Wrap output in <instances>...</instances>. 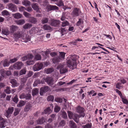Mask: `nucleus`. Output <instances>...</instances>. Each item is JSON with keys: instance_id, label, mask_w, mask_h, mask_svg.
Here are the masks:
<instances>
[{"instance_id": "obj_29", "label": "nucleus", "mask_w": 128, "mask_h": 128, "mask_svg": "<svg viewBox=\"0 0 128 128\" xmlns=\"http://www.w3.org/2000/svg\"><path fill=\"white\" fill-rule=\"evenodd\" d=\"M32 26V25L29 23L25 24L23 26V28L24 29L30 28Z\"/></svg>"}, {"instance_id": "obj_37", "label": "nucleus", "mask_w": 128, "mask_h": 128, "mask_svg": "<svg viewBox=\"0 0 128 128\" xmlns=\"http://www.w3.org/2000/svg\"><path fill=\"white\" fill-rule=\"evenodd\" d=\"M68 116L70 119H72V117L73 116L74 114L72 112L69 111H68L67 112Z\"/></svg>"}, {"instance_id": "obj_22", "label": "nucleus", "mask_w": 128, "mask_h": 128, "mask_svg": "<svg viewBox=\"0 0 128 128\" xmlns=\"http://www.w3.org/2000/svg\"><path fill=\"white\" fill-rule=\"evenodd\" d=\"M69 126L70 128H77L76 124L72 120H70L69 122Z\"/></svg>"}, {"instance_id": "obj_18", "label": "nucleus", "mask_w": 128, "mask_h": 128, "mask_svg": "<svg viewBox=\"0 0 128 128\" xmlns=\"http://www.w3.org/2000/svg\"><path fill=\"white\" fill-rule=\"evenodd\" d=\"M10 82L12 84V86L13 88L17 86L18 85L17 82L14 79H10Z\"/></svg>"}, {"instance_id": "obj_47", "label": "nucleus", "mask_w": 128, "mask_h": 128, "mask_svg": "<svg viewBox=\"0 0 128 128\" xmlns=\"http://www.w3.org/2000/svg\"><path fill=\"white\" fill-rule=\"evenodd\" d=\"M2 14L3 16H8L10 15L9 12L6 10L3 11L2 12Z\"/></svg>"}, {"instance_id": "obj_34", "label": "nucleus", "mask_w": 128, "mask_h": 128, "mask_svg": "<svg viewBox=\"0 0 128 128\" xmlns=\"http://www.w3.org/2000/svg\"><path fill=\"white\" fill-rule=\"evenodd\" d=\"M25 22V20L23 19H21L17 21L16 23L18 25L23 24Z\"/></svg>"}, {"instance_id": "obj_16", "label": "nucleus", "mask_w": 128, "mask_h": 128, "mask_svg": "<svg viewBox=\"0 0 128 128\" xmlns=\"http://www.w3.org/2000/svg\"><path fill=\"white\" fill-rule=\"evenodd\" d=\"M18 27L14 25H12L10 27V33L13 34L14 32L16 31L18 29Z\"/></svg>"}, {"instance_id": "obj_54", "label": "nucleus", "mask_w": 128, "mask_h": 128, "mask_svg": "<svg viewBox=\"0 0 128 128\" xmlns=\"http://www.w3.org/2000/svg\"><path fill=\"white\" fill-rule=\"evenodd\" d=\"M23 14L26 17L28 18L30 17L31 16L30 14L25 11L24 12Z\"/></svg>"}, {"instance_id": "obj_6", "label": "nucleus", "mask_w": 128, "mask_h": 128, "mask_svg": "<svg viewBox=\"0 0 128 128\" xmlns=\"http://www.w3.org/2000/svg\"><path fill=\"white\" fill-rule=\"evenodd\" d=\"M64 65L63 64H60L57 66V69L60 68V71L61 74H64L68 71V69L64 68Z\"/></svg>"}, {"instance_id": "obj_48", "label": "nucleus", "mask_w": 128, "mask_h": 128, "mask_svg": "<svg viewBox=\"0 0 128 128\" xmlns=\"http://www.w3.org/2000/svg\"><path fill=\"white\" fill-rule=\"evenodd\" d=\"M10 88V87L9 86H7L6 87V89L4 90V91L6 94H9L11 93V91Z\"/></svg>"}, {"instance_id": "obj_49", "label": "nucleus", "mask_w": 128, "mask_h": 128, "mask_svg": "<svg viewBox=\"0 0 128 128\" xmlns=\"http://www.w3.org/2000/svg\"><path fill=\"white\" fill-rule=\"evenodd\" d=\"M27 64L28 65H30L33 64L34 63V61L33 60H29L26 62Z\"/></svg>"}, {"instance_id": "obj_36", "label": "nucleus", "mask_w": 128, "mask_h": 128, "mask_svg": "<svg viewBox=\"0 0 128 128\" xmlns=\"http://www.w3.org/2000/svg\"><path fill=\"white\" fill-rule=\"evenodd\" d=\"M60 53V56L62 60V59H64V57L65 56V55L66 53L64 52H59Z\"/></svg>"}, {"instance_id": "obj_17", "label": "nucleus", "mask_w": 128, "mask_h": 128, "mask_svg": "<svg viewBox=\"0 0 128 128\" xmlns=\"http://www.w3.org/2000/svg\"><path fill=\"white\" fill-rule=\"evenodd\" d=\"M32 8L34 10H36V12H40L39 10L40 8L38 6V4L36 3H33L32 4Z\"/></svg>"}, {"instance_id": "obj_27", "label": "nucleus", "mask_w": 128, "mask_h": 128, "mask_svg": "<svg viewBox=\"0 0 128 128\" xmlns=\"http://www.w3.org/2000/svg\"><path fill=\"white\" fill-rule=\"evenodd\" d=\"M38 89L35 88L33 89L32 92V94L33 96L36 95L38 94Z\"/></svg>"}, {"instance_id": "obj_57", "label": "nucleus", "mask_w": 128, "mask_h": 128, "mask_svg": "<svg viewBox=\"0 0 128 128\" xmlns=\"http://www.w3.org/2000/svg\"><path fill=\"white\" fill-rule=\"evenodd\" d=\"M13 101L16 103H17L18 101V99L17 95H16L13 99Z\"/></svg>"}, {"instance_id": "obj_50", "label": "nucleus", "mask_w": 128, "mask_h": 128, "mask_svg": "<svg viewBox=\"0 0 128 128\" xmlns=\"http://www.w3.org/2000/svg\"><path fill=\"white\" fill-rule=\"evenodd\" d=\"M62 117L64 119H66L67 116L66 113L64 111L61 112Z\"/></svg>"}, {"instance_id": "obj_5", "label": "nucleus", "mask_w": 128, "mask_h": 128, "mask_svg": "<svg viewBox=\"0 0 128 128\" xmlns=\"http://www.w3.org/2000/svg\"><path fill=\"white\" fill-rule=\"evenodd\" d=\"M31 36L28 34H24L22 38L21 41L22 42H27L30 41Z\"/></svg>"}, {"instance_id": "obj_41", "label": "nucleus", "mask_w": 128, "mask_h": 128, "mask_svg": "<svg viewBox=\"0 0 128 128\" xmlns=\"http://www.w3.org/2000/svg\"><path fill=\"white\" fill-rule=\"evenodd\" d=\"M25 99L26 100H30L32 97L30 94L29 93L25 94Z\"/></svg>"}, {"instance_id": "obj_19", "label": "nucleus", "mask_w": 128, "mask_h": 128, "mask_svg": "<svg viewBox=\"0 0 128 128\" xmlns=\"http://www.w3.org/2000/svg\"><path fill=\"white\" fill-rule=\"evenodd\" d=\"M76 110L77 112L79 113H83L84 111V109L83 108L78 106L76 108Z\"/></svg>"}, {"instance_id": "obj_44", "label": "nucleus", "mask_w": 128, "mask_h": 128, "mask_svg": "<svg viewBox=\"0 0 128 128\" xmlns=\"http://www.w3.org/2000/svg\"><path fill=\"white\" fill-rule=\"evenodd\" d=\"M66 124V122L64 120H62L59 124L58 127L63 126Z\"/></svg>"}, {"instance_id": "obj_45", "label": "nucleus", "mask_w": 128, "mask_h": 128, "mask_svg": "<svg viewBox=\"0 0 128 128\" xmlns=\"http://www.w3.org/2000/svg\"><path fill=\"white\" fill-rule=\"evenodd\" d=\"M69 24V22L67 20H65L62 22L61 26L64 27L68 25Z\"/></svg>"}, {"instance_id": "obj_40", "label": "nucleus", "mask_w": 128, "mask_h": 128, "mask_svg": "<svg viewBox=\"0 0 128 128\" xmlns=\"http://www.w3.org/2000/svg\"><path fill=\"white\" fill-rule=\"evenodd\" d=\"M54 97L52 95H49L48 96L47 98V99L48 101H52L54 100Z\"/></svg>"}, {"instance_id": "obj_56", "label": "nucleus", "mask_w": 128, "mask_h": 128, "mask_svg": "<svg viewBox=\"0 0 128 128\" xmlns=\"http://www.w3.org/2000/svg\"><path fill=\"white\" fill-rule=\"evenodd\" d=\"M27 56L28 60L32 59L34 57L33 55L31 54H28L27 55Z\"/></svg>"}, {"instance_id": "obj_13", "label": "nucleus", "mask_w": 128, "mask_h": 128, "mask_svg": "<svg viewBox=\"0 0 128 128\" xmlns=\"http://www.w3.org/2000/svg\"><path fill=\"white\" fill-rule=\"evenodd\" d=\"M6 120L2 118L0 115V127L1 128H4L6 126Z\"/></svg>"}, {"instance_id": "obj_11", "label": "nucleus", "mask_w": 128, "mask_h": 128, "mask_svg": "<svg viewBox=\"0 0 128 128\" xmlns=\"http://www.w3.org/2000/svg\"><path fill=\"white\" fill-rule=\"evenodd\" d=\"M50 90V88L48 86H45L41 88L40 89V94L42 96L43 95V93H45L48 92Z\"/></svg>"}, {"instance_id": "obj_43", "label": "nucleus", "mask_w": 128, "mask_h": 128, "mask_svg": "<svg viewBox=\"0 0 128 128\" xmlns=\"http://www.w3.org/2000/svg\"><path fill=\"white\" fill-rule=\"evenodd\" d=\"M92 126L91 124L88 123L82 126V128H91Z\"/></svg>"}, {"instance_id": "obj_24", "label": "nucleus", "mask_w": 128, "mask_h": 128, "mask_svg": "<svg viewBox=\"0 0 128 128\" xmlns=\"http://www.w3.org/2000/svg\"><path fill=\"white\" fill-rule=\"evenodd\" d=\"M12 16L16 19H19L21 18L22 15L19 13H16L12 14Z\"/></svg>"}, {"instance_id": "obj_10", "label": "nucleus", "mask_w": 128, "mask_h": 128, "mask_svg": "<svg viewBox=\"0 0 128 128\" xmlns=\"http://www.w3.org/2000/svg\"><path fill=\"white\" fill-rule=\"evenodd\" d=\"M23 65V64L22 62H18L13 65L14 68L16 70H20Z\"/></svg>"}, {"instance_id": "obj_25", "label": "nucleus", "mask_w": 128, "mask_h": 128, "mask_svg": "<svg viewBox=\"0 0 128 128\" xmlns=\"http://www.w3.org/2000/svg\"><path fill=\"white\" fill-rule=\"evenodd\" d=\"M45 122V119L43 117H42L40 118L37 121V124H41Z\"/></svg>"}, {"instance_id": "obj_9", "label": "nucleus", "mask_w": 128, "mask_h": 128, "mask_svg": "<svg viewBox=\"0 0 128 128\" xmlns=\"http://www.w3.org/2000/svg\"><path fill=\"white\" fill-rule=\"evenodd\" d=\"M48 12L56 10H58V7L56 6H53L49 4L46 8Z\"/></svg>"}, {"instance_id": "obj_55", "label": "nucleus", "mask_w": 128, "mask_h": 128, "mask_svg": "<svg viewBox=\"0 0 128 128\" xmlns=\"http://www.w3.org/2000/svg\"><path fill=\"white\" fill-rule=\"evenodd\" d=\"M2 32L3 34L7 35L9 34V32L8 30H4L2 31Z\"/></svg>"}, {"instance_id": "obj_62", "label": "nucleus", "mask_w": 128, "mask_h": 128, "mask_svg": "<svg viewBox=\"0 0 128 128\" xmlns=\"http://www.w3.org/2000/svg\"><path fill=\"white\" fill-rule=\"evenodd\" d=\"M28 78V77H27V76H25V77L21 78V81L22 82L24 83H25L27 80V78Z\"/></svg>"}, {"instance_id": "obj_59", "label": "nucleus", "mask_w": 128, "mask_h": 128, "mask_svg": "<svg viewBox=\"0 0 128 128\" xmlns=\"http://www.w3.org/2000/svg\"><path fill=\"white\" fill-rule=\"evenodd\" d=\"M121 83L120 82H118L116 84V88L119 89H120L121 88Z\"/></svg>"}, {"instance_id": "obj_30", "label": "nucleus", "mask_w": 128, "mask_h": 128, "mask_svg": "<svg viewBox=\"0 0 128 128\" xmlns=\"http://www.w3.org/2000/svg\"><path fill=\"white\" fill-rule=\"evenodd\" d=\"M25 102L24 101L20 100L17 104V106L18 107H21L24 106L25 104Z\"/></svg>"}, {"instance_id": "obj_63", "label": "nucleus", "mask_w": 128, "mask_h": 128, "mask_svg": "<svg viewBox=\"0 0 128 128\" xmlns=\"http://www.w3.org/2000/svg\"><path fill=\"white\" fill-rule=\"evenodd\" d=\"M53 126H52L49 124H47L45 126V128H53Z\"/></svg>"}, {"instance_id": "obj_39", "label": "nucleus", "mask_w": 128, "mask_h": 128, "mask_svg": "<svg viewBox=\"0 0 128 128\" xmlns=\"http://www.w3.org/2000/svg\"><path fill=\"white\" fill-rule=\"evenodd\" d=\"M26 69L25 68L22 69L19 72L20 76H21L23 74H25L26 73Z\"/></svg>"}, {"instance_id": "obj_52", "label": "nucleus", "mask_w": 128, "mask_h": 128, "mask_svg": "<svg viewBox=\"0 0 128 128\" xmlns=\"http://www.w3.org/2000/svg\"><path fill=\"white\" fill-rule=\"evenodd\" d=\"M56 5L59 6H61L64 5V3L62 1L60 0L56 4Z\"/></svg>"}, {"instance_id": "obj_32", "label": "nucleus", "mask_w": 128, "mask_h": 128, "mask_svg": "<svg viewBox=\"0 0 128 128\" xmlns=\"http://www.w3.org/2000/svg\"><path fill=\"white\" fill-rule=\"evenodd\" d=\"M21 109L20 108H16L15 109L14 111V114L15 116L18 115Z\"/></svg>"}, {"instance_id": "obj_20", "label": "nucleus", "mask_w": 128, "mask_h": 128, "mask_svg": "<svg viewBox=\"0 0 128 128\" xmlns=\"http://www.w3.org/2000/svg\"><path fill=\"white\" fill-rule=\"evenodd\" d=\"M80 117L77 114H75L72 117V118L76 123L79 122V118Z\"/></svg>"}, {"instance_id": "obj_42", "label": "nucleus", "mask_w": 128, "mask_h": 128, "mask_svg": "<svg viewBox=\"0 0 128 128\" xmlns=\"http://www.w3.org/2000/svg\"><path fill=\"white\" fill-rule=\"evenodd\" d=\"M60 108L57 105L55 106L54 108V111L55 112L57 113L60 110Z\"/></svg>"}, {"instance_id": "obj_28", "label": "nucleus", "mask_w": 128, "mask_h": 128, "mask_svg": "<svg viewBox=\"0 0 128 128\" xmlns=\"http://www.w3.org/2000/svg\"><path fill=\"white\" fill-rule=\"evenodd\" d=\"M22 3L23 5L26 6H30V1L27 0H24L22 2Z\"/></svg>"}, {"instance_id": "obj_26", "label": "nucleus", "mask_w": 128, "mask_h": 128, "mask_svg": "<svg viewBox=\"0 0 128 128\" xmlns=\"http://www.w3.org/2000/svg\"><path fill=\"white\" fill-rule=\"evenodd\" d=\"M32 107L31 105L30 104H28L25 106L24 110L25 112H28L31 109Z\"/></svg>"}, {"instance_id": "obj_21", "label": "nucleus", "mask_w": 128, "mask_h": 128, "mask_svg": "<svg viewBox=\"0 0 128 128\" xmlns=\"http://www.w3.org/2000/svg\"><path fill=\"white\" fill-rule=\"evenodd\" d=\"M62 60L60 56H57L54 57L53 58V62L54 63H56L57 62H60Z\"/></svg>"}, {"instance_id": "obj_51", "label": "nucleus", "mask_w": 128, "mask_h": 128, "mask_svg": "<svg viewBox=\"0 0 128 128\" xmlns=\"http://www.w3.org/2000/svg\"><path fill=\"white\" fill-rule=\"evenodd\" d=\"M84 21L83 20L81 19H79V20L78 22L76 24L77 26H79L81 24H82L83 23Z\"/></svg>"}, {"instance_id": "obj_35", "label": "nucleus", "mask_w": 128, "mask_h": 128, "mask_svg": "<svg viewBox=\"0 0 128 128\" xmlns=\"http://www.w3.org/2000/svg\"><path fill=\"white\" fill-rule=\"evenodd\" d=\"M43 28L45 30H50L52 29L51 27L45 24L43 26Z\"/></svg>"}, {"instance_id": "obj_33", "label": "nucleus", "mask_w": 128, "mask_h": 128, "mask_svg": "<svg viewBox=\"0 0 128 128\" xmlns=\"http://www.w3.org/2000/svg\"><path fill=\"white\" fill-rule=\"evenodd\" d=\"M42 58L41 55L38 54H37L34 57V59L36 60H40Z\"/></svg>"}, {"instance_id": "obj_8", "label": "nucleus", "mask_w": 128, "mask_h": 128, "mask_svg": "<svg viewBox=\"0 0 128 128\" xmlns=\"http://www.w3.org/2000/svg\"><path fill=\"white\" fill-rule=\"evenodd\" d=\"M60 22V21L58 20L52 19L51 20L50 25L53 26L58 27L59 26Z\"/></svg>"}, {"instance_id": "obj_14", "label": "nucleus", "mask_w": 128, "mask_h": 128, "mask_svg": "<svg viewBox=\"0 0 128 128\" xmlns=\"http://www.w3.org/2000/svg\"><path fill=\"white\" fill-rule=\"evenodd\" d=\"M8 6L9 9L12 12H16L17 10V8L16 6L12 3L8 4Z\"/></svg>"}, {"instance_id": "obj_15", "label": "nucleus", "mask_w": 128, "mask_h": 128, "mask_svg": "<svg viewBox=\"0 0 128 128\" xmlns=\"http://www.w3.org/2000/svg\"><path fill=\"white\" fill-rule=\"evenodd\" d=\"M53 108V104H52L50 105V106L44 110V113L45 114H50L52 112V110Z\"/></svg>"}, {"instance_id": "obj_2", "label": "nucleus", "mask_w": 128, "mask_h": 128, "mask_svg": "<svg viewBox=\"0 0 128 128\" xmlns=\"http://www.w3.org/2000/svg\"><path fill=\"white\" fill-rule=\"evenodd\" d=\"M45 80L50 86L53 88L55 87V86L54 85V81L52 78L48 77L45 79Z\"/></svg>"}, {"instance_id": "obj_3", "label": "nucleus", "mask_w": 128, "mask_h": 128, "mask_svg": "<svg viewBox=\"0 0 128 128\" xmlns=\"http://www.w3.org/2000/svg\"><path fill=\"white\" fill-rule=\"evenodd\" d=\"M43 64L42 63L38 62L36 64L33 66V69L34 71H38L42 68Z\"/></svg>"}, {"instance_id": "obj_61", "label": "nucleus", "mask_w": 128, "mask_h": 128, "mask_svg": "<svg viewBox=\"0 0 128 128\" xmlns=\"http://www.w3.org/2000/svg\"><path fill=\"white\" fill-rule=\"evenodd\" d=\"M18 60V59L17 58H14L13 59H11L10 60V62L11 63H14L16 62Z\"/></svg>"}, {"instance_id": "obj_12", "label": "nucleus", "mask_w": 128, "mask_h": 128, "mask_svg": "<svg viewBox=\"0 0 128 128\" xmlns=\"http://www.w3.org/2000/svg\"><path fill=\"white\" fill-rule=\"evenodd\" d=\"M14 110V108L13 107H9L6 111V115L7 118L9 117L10 115L12 114Z\"/></svg>"}, {"instance_id": "obj_53", "label": "nucleus", "mask_w": 128, "mask_h": 128, "mask_svg": "<svg viewBox=\"0 0 128 128\" xmlns=\"http://www.w3.org/2000/svg\"><path fill=\"white\" fill-rule=\"evenodd\" d=\"M54 71L53 68H50L48 69L46 71V72L47 74H50Z\"/></svg>"}, {"instance_id": "obj_4", "label": "nucleus", "mask_w": 128, "mask_h": 128, "mask_svg": "<svg viewBox=\"0 0 128 128\" xmlns=\"http://www.w3.org/2000/svg\"><path fill=\"white\" fill-rule=\"evenodd\" d=\"M24 33L23 31H18L14 34L13 36L14 38L16 39L20 38V40L22 39Z\"/></svg>"}, {"instance_id": "obj_60", "label": "nucleus", "mask_w": 128, "mask_h": 128, "mask_svg": "<svg viewBox=\"0 0 128 128\" xmlns=\"http://www.w3.org/2000/svg\"><path fill=\"white\" fill-rule=\"evenodd\" d=\"M121 98L122 99V100L124 104H128V101L127 100V99L123 98L122 97Z\"/></svg>"}, {"instance_id": "obj_7", "label": "nucleus", "mask_w": 128, "mask_h": 128, "mask_svg": "<svg viewBox=\"0 0 128 128\" xmlns=\"http://www.w3.org/2000/svg\"><path fill=\"white\" fill-rule=\"evenodd\" d=\"M80 12V11L79 9L75 8L73 10L72 13V15L73 17L78 16L79 15Z\"/></svg>"}, {"instance_id": "obj_31", "label": "nucleus", "mask_w": 128, "mask_h": 128, "mask_svg": "<svg viewBox=\"0 0 128 128\" xmlns=\"http://www.w3.org/2000/svg\"><path fill=\"white\" fill-rule=\"evenodd\" d=\"M10 64V62L8 61L7 60H3V65L4 67L8 66Z\"/></svg>"}, {"instance_id": "obj_38", "label": "nucleus", "mask_w": 128, "mask_h": 128, "mask_svg": "<svg viewBox=\"0 0 128 128\" xmlns=\"http://www.w3.org/2000/svg\"><path fill=\"white\" fill-rule=\"evenodd\" d=\"M48 18L46 17L43 18L41 20L42 22V24H46L48 21Z\"/></svg>"}, {"instance_id": "obj_58", "label": "nucleus", "mask_w": 128, "mask_h": 128, "mask_svg": "<svg viewBox=\"0 0 128 128\" xmlns=\"http://www.w3.org/2000/svg\"><path fill=\"white\" fill-rule=\"evenodd\" d=\"M49 4V2L47 0H44L43 2V6L44 7L46 6V7Z\"/></svg>"}, {"instance_id": "obj_64", "label": "nucleus", "mask_w": 128, "mask_h": 128, "mask_svg": "<svg viewBox=\"0 0 128 128\" xmlns=\"http://www.w3.org/2000/svg\"><path fill=\"white\" fill-rule=\"evenodd\" d=\"M26 10L29 12H30L32 11L33 10L32 8L30 7H28L26 8Z\"/></svg>"}, {"instance_id": "obj_23", "label": "nucleus", "mask_w": 128, "mask_h": 128, "mask_svg": "<svg viewBox=\"0 0 128 128\" xmlns=\"http://www.w3.org/2000/svg\"><path fill=\"white\" fill-rule=\"evenodd\" d=\"M29 21L30 22L34 24H36L37 22L36 18L33 17H30L29 19Z\"/></svg>"}, {"instance_id": "obj_46", "label": "nucleus", "mask_w": 128, "mask_h": 128, "mask_svg": "<svg viewBox=\"0 0 128 128\" xmlns=\"http://www.w3.org/2000/svg\"><path fill=\"white\" fill-rule=\"evenodd\" d=\"M54 101L56 102L59 103H62V98H60L56 97L55 98Z\"/></svg>"}, {"instance_id": "obj_1", "label": "nucleus", "mask_w": 128, "mask_h": 128, "mask_svg": "<svg viewBox=\"0 0 128 128\" xmlns=\"http://www.w3.org/2000/svg\"><path fill=\"white\" fill-rule=\"evenodd\" d=\"M77 57V56L75 54L69 56L66 59V64L71 70L76 68Z\"/></svg>"}]
</instances>
